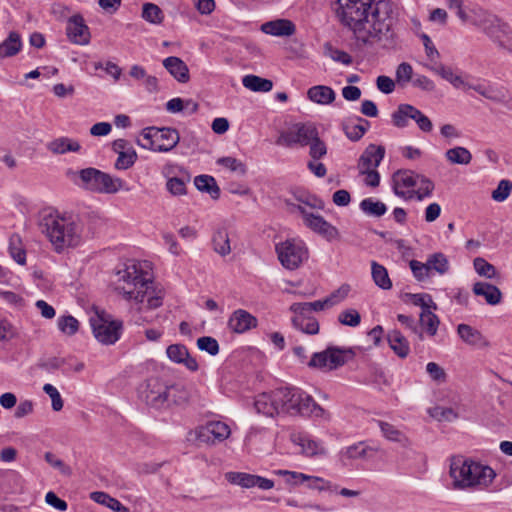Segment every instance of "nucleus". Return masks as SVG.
<instances>
[{
  "instance_id": "55",
  "label": "nucleus",
  "mask_w": 512,
  "mask_h": 512,
  "mask_svg": "<svg viewBox=\"0 0 512 512\" xmlns=\"http://www.w3.org/2000/svg\"><path fill=\"white\" fill-rule=\"evenodd\" d=\"M338 321L345 326L356 327L361 322V316L356 309L350 308L338 315Z\"/></svg>"
},
{
  "instance_id": "20",
  "label": "nucleus",
  "mask_w": 512,
  "mask_h": 512,
  "mask_svg": "<svg viewBox=\"0 0 512 512\" xmlns=\"http://www.w3.org/2000/svg\"><path fill=\"white\" fill-rule=\"evenodd\" d=\"M257 319L248 311L238 309L228 320V327L235 333H244L257 326Z\"/></svg>"
},
{
  "instance_id": "30",
  "label": "nucleus",
  "mask_w": 512,
  "mask_h": 512,
  "mask_svg": "<svg viewBox=\"0 0 512 512\" xmlns=\"http://www.w3.org/2000/svg\"><path fill=\"white\" fill-rule=\"evenodd\" d=\"M420 110L410 104H400L396 111L391 115L392 123L398 128H404L408 125V120L412 116H419Z\"/></svg>"
},
{
  "instance_id": "11",
  "label": "nucleus",
  "mask_w": 512,
  "mask_h": 512,
  "mask_svg": "<svg viewBox=\"0 0 512 512\" xmlns=\"http://www.w3.org/2000/svg\"><path fill=\"white\" fill-rule=\"evenodd\" d=\"M231 431L229 426L222 421H209L205 425L197 427L188 434L189 441L198 444L214 445L227 439Z\"/></svg>"
},
{
  "instance_id": "10",
  "label": "nucleus",
  "mask_w": 512,
  "mask_h": 512,
  "mask_svg": "<svg viewBox=\"0 0 512 512\" xmlns=\"http://www.w3.org/2000/svg\"><path fill=\"white\" fill-rule=\"evenodd\" d=\"M354 356L355 353L351 348L328 346L324 351L314 353L308 362V366L332 371L345 365Z\"/></svg>"
},
{
  "instance_id": "38",
  "label": "nucleus",
  "mask_w": 512,
  "mask_h": 512,
  "mask_svg": "<svg viewBox=\"0 0 512 512\" xmlns=\"http://www.w3.org/2000/svg\"><path fill=\"white\" fill-rule=\"evenodd\" d=\"M213 249L221 256L231 252L230 240L226 229L217 230L212 237Z\"/></svg>"
},
{
  "instance_id": "33",
  "label": "nucleus",
  "mask_w": 512,
  "mask_h": 512,
  "mask_svg": "<svg viewBox=\"0 0 512 512\" xmlns=\"http://www.w3.org/2000/svg\"><path fill=\"white\" fill-rule=\"evenodd\" d=\"M194 185L199 191L208 193L214 200L220 197V188L216 180L210 175L196 176L194 178Z\"/></svg>"
},
{
  "instance_id": "53",
  "label": "nucleus",
  "mask_w": 512,
  "mask_h": 512,
  "mask_svg": "<svg viewBox=\"0 0 512 512\" xmlns=\"http://www.w3.org/2000/svg\"><path fill=\"white\" fill-rule=\"evenodd\" d=\"M413 77V68L412 66L407 62H402L398 65L395 72V78L396 82L404 87L406 86Z\"/></svg>"
},
{
  "instance_id": "4",
  "label": "nucleus",
  "mask_w": 512,
  "mask_h": 512,
  "mask_svg": "<svg viewBox=\"0 0 512 512\" xmlns=\"http://www.w3.org/2000/svg\"><path fill=\"white\" fill-rule=\"evenodd\" d=\"M40 228L57 253L81 242V223L71 215L49 213L42 218Z\"/></svg>"
},
{
  "instance_id": "22",
  "label": "nucleus",
  "mask_w": 512,
  "mask_h": 512,
  "mask_svg": "<svg viewBox=\"0 0 512 512\" xmlns=\"http://www.w3.org/2000/svg\"><path fill=\"white\" fill-rule=\"evenodd\" d=\"M166 353L171 361L183 364L190 371L198 370L196 359L189 354L188 349L184 345L172 344L167 347Z\"/></svg>"
},
{
  "instance_id": "8",
  "label": "nucleus",
  "mask_w": 512,
  "mask_h": 512,
  "mask_svg": "<svg viewBox=\"0 0 512 512\" xmlns=\"http://www.w3.org/2000/svg\"><path fill=\"white\" fill-rule=\"evenodd\" d=\"M179 139L176 129L147 127L143 129L142 137L137 142L144 149L167 152L178 144Z\"/></svg>"
},
{
  "instance_id": "64",
  "label": "nucleus",
  "mask_w": 512,
  "mask_h": 512,
  "mask_svg": "<svg viewBox=\"0 0 512 512\" xmlns=\"http://www.w3.org/2000/svg\"><path fill=\"white\" fill-rule=\"evenodd\" d=\"M430 415L439 421H452L458 417L452 408L437 406L430 410Z\"/></svg>"
},
{
  "instance_id": "48",
  "label": "nucleus",
  "mask_w": 512,
  "mask_h": 512,
  "mask_svg": "<svg viewBox=\"0 0 512 512\" xmlns=\"http://www.w3.org/2000/svg\"><path fill=\"white\" fill-rule=\"evenodd\" d=\"M9 251L11 257L20 265L26 263V252L21 245V238L18 234H13L9 239Z\"/></svg>"
},
{
  "instance_id": "36",
  "label": "nucleus",
  "mask_w": 512,
  "mask_h": 512,
  "mask_svg": "<svg viewBox=\"0 0 512 512\" xmlns=\"http://www.w3.org/2000/svg\"><path fill=\"white\" fill-rule=\"evenodd\" d=\"M242 84L245 88L254 92H269L273 83L269 79L261 78L256 75H246L242 79Z\"/></svg>"
},
{
  "instance_id": "13",
  "label": "nucleus",
  "mask_w": 512,
  "mask_h": 512,
  "mask_svg": "<svg viewBox=\"0 0 512 512\" xmlns=\"http://www.w3.org/2000/svg\"><path fill=\"white\" fill-rule=\"evenodd\" d=\"M318 135V129L314 123H295L280 134L278 142L292 147L295 145L308 146L309 142Z\"/></svg>"
},
{
  "instance_id": "46",
  "label": "nucleus",
  "mask_w": 512,
  "mask_h": 512,
  "mask_svg": "<svg viewBox=\"0 0 512 512\" xmlns=\"http://www.w3.org/2000/svg\"><path fill=\"white\" fill-rule=\"evenodd\" d=\"M433 308H428L420 313V324L430 336L437 333L439 326L438 317L431 311Z\"/></svg>"
},
{
  "instance_id": "47",
  "label": "nucleus",
  "mask_w": 512,
  "mask_h": 512,
  "mask_svg": "<svg viewBox=\"0 0 512 512\" xmlns=\"http://www.w3.org/2000/svg\"><path fill=\"white\" fill-rule=\"evenodd\" d=\"M430 271H435L439 273L440 275L445 274L449 270V262L447 257L441 253H434L432 255H429V257L426 260Z\"/></svg>"
},
{
  "instance_id": "58",
  "label": "nucleus",
  "mask_w": 512,
  "mask_h": 512,
  "mask_svg": "<svg viewBox=\"0 0 512 512\" xmlns=\"http://www.w3.org/2000/svg\"><path fill=\"white\" fill-rule=\"evenodd\" d=\"M197 346L200 350L206 351L212 356L219 353V344L217 340L210 336H203L197 339Z\"/></svg>"
},
{
  "instance_id": "27",
  "label": "nucleus",
  "mask_w": 512,
  "mask_h": 512,
  "mask_svg": "<svg viewBox=\"0 0 512 512\" xmlns=\"http://www.w3.org/2000/svg\"><path fill=\"white\" fill-rule=\"evenodd\" d=\"M389 347L400 358H406L410 353V345L406 337L399 330H391L387 334Z\"/></svg>"
},
{
  "instance_id": "61",
  "label": "nucleus",
  "mask_w": 512,
  "mask_h": 512,
  "mask_svg": "<svg viewBox=\"0 0 512 512\" xmlns=\"http://www.w3.org/2000/svg\"><path fill=\"white\" fill-rule=\"evenodd\" d=\"M420 37H421V40H422L424 48H425L426 56L431 63L430 65L435 64V62H439L438 60L440 58V53L436 49L431 38L427 34H424V33Z\"/></svg>"
},
{
  "instance_id": "50",
  "label": "nucleus",
  "mask_w": 512,
  "mask_h": 512,
  "mask_svg": "<svg viewBox=\"0 0 512 512\" xmlns=\"http://www.w3.org/2000/svg\"><path fill=\"white\" fill-rule=\"evenodd\" d=\"M378 425L381 429L383 436L389 440L394 442L403 443L407 440L405 434L398 430L395 426L390 423L384 421H378Z\"/></svg>"
},
{
  "instance_id": "34",
  "label": "nucleus",
  "mask_w": 512,
  "mask_h": 512,
  "mask_svg": "<svg viewBox=\"0 0 512 512\" xmlns=\"http://www.w3.org/2000/svg\"><path fill=\"white\" fill-rule=\"evenodd\" d=\"M170 167L165 168V174L168 175ZM168 180L166 183L167 190L174 196H181L187 193L186 183L190 181V175L183 173L181 177L178 176H167Z\"/></svg>"
},
{
  "instance_id": "51",
  "label": "nucleus",
  "mask_w": 512,
  "mask_h": 512,
  "mask_svg": "<svg viewBox=\"0 0 512 512\" xmlns=\"http://www.w3.org/2000/svg\"><path fill=\"white\" fill-rule=\"evenodd\" d=\"M142 18L152 24H161L164 15L162 10L153 3H145L142 8Z\"/></svg>"
},
{
  "instance_id": "18",
  "label": "nucleus",
  "mask_w": 512,
  "mask_h": 512,
  "mask_svg": "<svg viewBox=\"0 0 512 512\" xmlns=\"http://www.w3.org/2000/svg\"><path fill=\"white\" fill-rule=\"evenodd\" d=\"M457 335L468 346L475 349H485L490 347L489 340L476 328L471 325L461 323L457 326Z\"/></svg>"
},
{
  "instance_id": "39",
  "label": "nucleus",
  "mask_w": 512,
  "mask_h": 512,
  "mask_svg": "<svg viewBox=\"0 0 512 512\" xmlns=\"http://www.w3.org/2000/svg\"><path fill=\"white\" fill-rule=\"evenodd\" d=\"M358 123H347L344 125L345 135L352 141H357L363 137L368 128L370 127L369 121L358 117Z\"/></svg>"
},
{
  "instance_id": "62",
  "label": "nucleus",
  "mask_w": 512,
  "mask_h": 512,
  "mask_svg": "<svg viewBox=\"0 0 512 512\" xmlns=\"http://www.w3.org/2000/svg\"><path fill=\"white\" fill-rule=\"evenodd\" d=\"M308 146L310 147L309 154L314 160L322 158L327 153L326 144L319 138V134L309 142Z\"/></svg>"
},
{
  "instance_id": "56",
  "label": "nucleus",
  "mask_w": 512,
  "mask_h": 512,
  "mask_svg": "<svg viewBox=\"0 0 512 512\" xmlns=\"http://www.w3.org/2000/svg\"><path fill=\"white\" fill-rule=\"evenodd\" d=\"M409 266L411 268L413 276L418 281H424L425 279L430 278L432 275L427 262L422 263L418 260H411L409 262Z\"/></svg>"
},
{
  "instance_id": "12",
  "label": "nucleus",
  "mask_w": 512,
  "mask_h": 512,
  "mask_svg": "<svg viewBox=\"0 0 512 512\" xmlns=\"http://www.w3.org/2000/svg\"><path fill=\"white\" fill-rule=\"evenodd\" d=\"M172 388L158 378H149L140 386L139 395L148 406L160 409L168 405Z\"/></svg>"
},
{
  "instance_id": "1",
  "label": "nucleus",
  "mask_w": 512,
  "mask_h": 512,
  "mask_svg": "<svg viewBox=\"0 0 512 512\" xmlns=\"http://www.w3.org/2000/svg\"><path fill=\"white\" fill-rule=\"evenodd\" d=\"M334 0L332 9L339 22L349 28L363 46L380 44L384 48L395 45L394 5L379 0Z\"/></svg>"
},
{
  "instance_id": "35",
  "label": "nucleus",
  "mask_w": 512,
  "mask_h": 512,
  "mask_svg": "<svg viewBox=\"0 0 512 512\" xmlns=\"http://www.w3.org/2000/svg\"><path fill=\"white\" fill-rule=\"evenodd\" d=\"M47 148L55 154H64L68 151H79L81 146L76 140L60 137L48 143Z\"/></svg>"
},
{
  "instance_id": "59",
  "label": "nucleus",
  "mask_w": 512,
  "mask_h": 512,
  "mask_svg": "<svg viewBox=\"0 0 512 512\" xmlns=\"http://www.w3.org/2000/svg\"><path fill=\"white\" fill-rule=\"evenodd\" d=\"M276 475L283 476L285 478V482L289 485H298L309 479V475L300 472L288 471V470H276L274 471Z\"/></svg>"
},
{
  "instance_id": "26",
  "label": "nucleus",
  "mask_w": 512,
  "mask_h": 512,
  "mask_svg": "<svg viewBox=\"0 0 512 512\" xmlns=\"http://www.w3.org/2000/svg\"><path fill=\"white\" fill-rule=\"evenodd\" d=\"M291 319L292 325L295 329L308 334L316 335L319 333V323L315 317L301 312V314L293 313Z\"/></svg>"
},
{
  "instance_id": "29",
  "label": "nucleus",
  "mask_w": 512,
  "mask_h": 512,
  "mask_svg": "<svg viewBox=\"0 0 512 512\" xmlns=\"http://www.w3.org/2000/svg\"><path fill=\"white\" fill-rule=\"evenodd\" d=\"M376 449L368 446L364 442H359L346 447L340 452L342 459H370L374 456Z\"/></svg>"
},
{
  "instance_id": "37",
  "label": "nucleus",
  "mask_w": 512,
  "mask_h": 512,
  "mask_svg": "<svg viewBox=\"0 0 512 512\" xmlns=\"http://www.w3.org/2000/svg\"><path fill=\"white\" fill-rule=\"evenodd\" d=\"M112 150L118 154L117 160H134L138 157L133 144L126 139L113 141Z\"/></svg>"
},
{
  "instance_id": "63",
  "label": "nucleus",
  "mask_w": 512,
  "mask_h": 512,
  "mask_svg": "<svg viewBox=\"0 0 512 512\" xmlns=\"http://www.w3.org/2000/svg\"><path fill=\"white\" fill-rule=\"evenodd\" d=\"M43 391L51 398L54 411H60L63 408V400L58 390L52 384H45Z\"/></svg>"
},
{
  "instance_id": "25",
  "label": "nucleus",
  "mask_w": 512,
  "mask_h": 512,
  "mask_svg": "<svg viewBox=\"0 0 512 512\" xmlns=\"http://www.w3.org/2000/svg\"><path fill=\"white\" fill-rule=\"evenodd\" d=\"M472 290L475 295L484 297L489 305H497L501 302L502 293L495 285L487 282H476Z\"/></svg>"
},
{
  "instance_id": "17",
  "label": "nucleus",
  "mask_w": 512,
  "mask_h": 512,
  "mask_svg": "<svg viewBox=\"0 0 512 512\" xmlns=\"http://www.w3.org/2000/svg\"><path fill=\"white\" fill-rule=\"evenodd\" d=\"M420 177L421 175L411 170H398L392 178L394 193L403 198H411V195L407 196L405 189L418 186Z\"/></svg>"
},
{
  "instance_id": "45",
  "label": "nucleus",
  "mask_w": 512,
  "mask_h": 512,
  "mask_svg": "<svg viewBox=\"0 0 512 512\" xmlns=\"http://www.w3.org/2000/svg\"><path fill=\"white\" fill-rule=\"evenodd\" d=\"M225 478L229 483L241 486L243 488L255 487L254 474L244 472H227L225 474Z\"/></svg>"
},
{
  "instance_id": "49",
  "label": "nucleus",
  "mask_w": 512,
  "mask_h": 512,
  "mask_svg": "<svg viewBox=\"0 0 512 512\" xmlns=\"http://www.w3.org/2000/svg\"><path fill=\"white\" fill-rule=\"evenodd\" d=\"M475 271L483 277L488 279H496L499 278V273L496 268L487 262L484 258L477 257L473 261Z\"/></svg>"
},
{
  "instance_id": "5",
  "label": "nucleus",
  "mask_w": 512,
  "mask_h": 512,
  "mask_svg": "<svg viewBox=\"0 0 512 512\" xmlns=\"http://www.w3.org/2000/svg\"><path fill=\"white\" fill-rule=\"evenodd\" d=\"M276 399L280 403L281 414L305 416L329 420V413L315 402L312 396L296 387L277 389Z\"/></svg>"
},
{
  "instance_id": "57",
  "label": "nucleus",
  "mask_w": 512,
  "mask_h": 512,
  "mask_svg": "<svg viewBox=\"0 0 512 512\" xmlns=\"http://www.w3.org/2000/svg\"><path fill=\"white\" fill-rule=\"evenodd\" d=\"M59 329L68 335H74L79 328V322L71 315L63 316L58 319Z\"/></svg>"
},
{
  "instance_id": "44",
  "label": "nucleus",
  "mask_w": 512,
  "mask_h": 512,
  "mask_svg": "<svg viewBox=\"0 0 512 512\" xmlns=\"http://www.w3.org/2000/svg\"><path fill=\"white\" fill-rule=\"evenodd\" d=\"M403 301L421 307L422 311L428 308H433L434 310L437 309V305L432 300V297L426 293H405L403 295Z\"/></svg>"
},
{
  "instance_id": "2",
  "label": "nucleus",
  "mask_w": 512,
  "mask_h": 512,
  "mask_svg": "<svg viewBox=\"0 0 512 512\" xmlns=\"http://www.w3.org/2000/svg\"><path fill=\"white\" fill-rule=\"evenodd\" d=\"M116 290L127 300L140 304L142 309H156L163 303L162 290H156L149 273L142 270L140 263L130 261L118 271Z\"/></svg>"
},
{
  "instance_id": "15",
  "label": "nucleus",
  "mask_w": 512,
  "mask_h": 512,
  "mask_svg": "<svg viewBox=\"0 0 512 512\" xmlns=\"http://www.w3.org/2000/svg\"><path fill=\"white\" fill-rule=\"evenodd\" d=\"M66 35L73 44L87 45L90 43V30L81 14H74L67 19Z\"/></svg>"
},
{
  "instance_id": "24",
  "label": "nucleus",
  "mask_w": 512,
  "mask_h": 512,
  "mask_svg": "<svg viewBox=\"0 0 512 512\" xmlns=\"http://www.w3.org/2000/svg\"><path fill=\"white\" fill-rule=\"evenodd\" d=\"M163 66L178 82L187 83L190 80L188 66L181 58L167 57L163 60Z\"/></svg>"
},
{
  "instance_id": "7",
  "label": "nucleus",
  "mask_w": 512,
  "mask_h": 512,
  "mask_svg": "<svg viewBox=\"0 0 512 512\" xmlns=\"http://www.w3.org/2000/svg\"><path fill=\"white\" fill-rule=\"evenodd\" d=\"M77 180L74 182L91 192L101 194L117 193L122 187L120 178H113L109 174L95 168H86L77 172Z\"/></svg>"
},
{
  "instance_id": "16",
  "label": "nucleus",
  "mask_w": 512,
  "mask_h": 512,
  "mask_svg": "<svg viewBox=\"0 0 512 512\" xmlns=\"http://www.w3.org/2000/svg\"><path fill=\"white\" fill-rule=\"evenodd\" d=\"M291 442L300 448V452L307 456L313 457L318 454H324V447L312 437L302 431H293L290 434Z\"/></svg>"
},
{
  "instance_id": "43",
  "label": "nucleus",
  "mask_w": 512,
  "mask_h": 512,
  "mask_svg": "<svg viewBox=\"0 0 512 512\" xmlns=\"http://www.w3.org/2000/svg\"><path fill=\"white\" fill-rule=\"evenodd\" d=\"M371 268H372V278H373L375 284L384 290L391 289L392 282L389 278L387 269L383 265H380L375 261L372 262Z\"/></svg>"
},
{
  "instance_id": "41",
  "label": "nucleus",
  "mask_w": 512,
  "mask_h": 512,
  "mask_svg": "<svg viewBox=\"0 0 512 512\" xmlns=\"http://www.w3.org/2000/svg\"><path fill=\"white\" fill-rule=\"evenodd\" d=\"M91 499L95 502L102 504L115 512H129V509L122 505V503L116 498L111 497L105 492H93L91 493Z\"/></svg>"
},
{
  "instance_id": "28",
  "label": "nucleus",
  "mask_w": 512,
  "mask_h": 512,
  "mask_svg": "<svg viewBox=\"0 0 512 512\" xmlns=\"http://www.w3.org/2000/svg\"><path fill=\"white\" fill-rule=\"evenodd\" d=\"M307 97L310 101L317 104L329 105L335 100L336 93L329 86L316 85L308 89Z\"/></svg>"
},
{
  "instance_id": "32",
  "label": "nucleus",
  "mask_w": 512,
  "mask_h": 512,
  "mask_svg": "<svg viewBox=\"0 0 512 512\" xmlns=\"http://www.w3.org/2000/svg\"><path fill=\"white\" fill-rule=\"evenodd\" d=\"M22 48L21 36L16 31H11L8 37L0 43V52L3 58L15 56Z\"/></svg>"
},
{
  "instance_id": "23",
  "label": "nucleus",
  "mask_w": 512,
  "mask_h": 512,
  "mask_svg": "<svg viewBox=\"0 0 512 512\" xmlns=\"http://www.w3.org/2000/svg\"><path fill=\"white\" fill-rule=\"evenodd\" d=\"M294 23L288 19H277L261 25V31L277 37L291 36L295 33Z\"/></svg>"
},
{
  "instance_id": "9",
  "label": "nucleus",
  "mask_w": 512,
  "mask_h": 512,
  "mask_svg": "<svg viewBox=\"0 0 512 512\" xmlns=\"http://www.w3.org/2000/svg\"><path fill=\"white\" fill-rule=\"evenodd\" d=\"M275 251L281 265L288 270L297 269L309 256L305 243L296 238L277 243Z\"/></svg>"
},
{
  "instance_id": "60",
  "label": "nucleus",
  "mask_w": 512,
  "mask_h": 512,
  "mask_svg": "<svg viewBox=\"0 0 512 512\" xmlns=\"http://www.w3.org/2000/svg\"><path fill=\"white\" fill-rule=\"evenodd\" d=\"M385 147L382 145L370 144L367 146L359 160H383Z\"/></svg>"
},
{
  "instance_id": "21",
  "label": "nucleus",
  "mask_w": 512,
  "mask_h": 512,
  "mask_svg": "<svg viewBox=\"0 0 512 512\" xmlns=\"http://www.w3.org/2000/svg\"><path fill=\"white\" fill-rule=\"evenodd\" d=\"M305 225L328 241L335 240L339 237L338 229L327 222L321 215H310Z\"/></svg>"
},
{
  "instance_id": "54",
  "label": "nucleus",
  "mask_w": 512,
  "mask_h": 512,
  "mask_svg": "<svg viewBox=\"0 0 512 512\" xmlns=\"http://www.w3.org/2000/svg\"><path fill=\"white\" fill-rule=\"evenodd\" d=\"M512 191V182L507 179H502L496 189L491 193V197L496 202L505 201Z\"/></svg>"
},
{
  "instance_id": "52",
  "label": "nucleus",
  "mask_w": 512,
  "mask_h": 512,
  "mask_svg": "<svg viewBox=\"0 0 512 512\" xmlns=\"http://www.w3.org/2000/svg\"><path fill=\"white\" fill-rule=\"evenodd\" d=\"M364 164H367V167L365 169L360 168V172L366 174V185L370 187H377L380 183V175L375 168L378 167L380 162H364Z\"/></svg>"
},
{
  "instance_id": "3",
  "label": "nucleus",
  "mask_w": 512,
  "mask_h": 512,
  "mask_svg": "<svg viewBox=\"0 0 512 512\" xmlns=\"http://www.w3.org/2000/svg\"><path fill=\"white\" fill-rule=\"evenodd\" d=\"M449 476L453 490H482L495 479V471L487 465L471 458L455 456L451 458Z\"/></svg>"
},
{
  "instance_id": "40",
  "label": "nucleus",
  "mask_w": 512,
  "mask_h": 512,
  "mask_svg": "<svg viewBox=\"0 0 512 512\" xmlns=\"http://www.w3.org/2000/svg\"><path fill=\"white\" fill-rule=\"evenodd\" d=\"M331 307L327 301V298L323 300H317L314 302H302V303H293L289 310L292 313L301 314V312L305 314H310L312 311H321L325 308Z\"/></svg>"
},
{
  "instance_id": "42",
  "label": "nucleus",
  "mask_w": 512,
  "mask_h": 512,
  "mask_svg": "<svg viewBox=\"0 0 512 512\" xmlns=\"http://www.w3.org/2000/svg\"><path fill=\"white\" fill-rule=\"evenodd\" d=\"M359 207L364 214L373 217H381L387 211V207L383 202L374 200L373 198L363 199Z\"/></svg>"
},
{
  "instance_id": "6",
  "label": "nucleus",
  "mask_w": 512,
  "mask_h": 512,
  "mask_svg": "<svg viewBox=\"0 0 512 512\" xmlns=\"http://www.w3.org/2000/svg\"><path fill=\"white\" fill-rule=\"evenodd\" d=\"M446 4L463 24H470L482 29L500 47H505L497 35L499 32V19L479 5L464 6L463 0H446Z\"/></svg>"
},
{
  "instance_id": "14",
  "label": "nucleus",
  "mask_w": 512,
  "mask_h": 512,
  "mask_svg": "<svg viewBox=\"0 0 512 512\" xmlns=\"http://www.w3.org/2000/svg\"><path fill=\"white\" fill-rule=\"evenodd\" d=\"M90 324L95 338L102 344H114L121 336L123 328L122 321H109L100 316H96L90 319Z\"/></svg>"
},
{
  "instance_id": "31",
  "label": "nucleus",
  "mask_w": 512,
  "mask_h": 512,
  "mask_svg": "<svg viewBox=\"0 0 512 512\" xmlns=\"http://www.w3.org/2000/svg\"><path fill=\"white\" fill-rule=\"evenodd\" d=\"M469 89L476 91L481 96L496 103H502L505 100L503 91L485 82L478 81L477 83H471Z\"/></svg>"
},
{
  "instance_id": "19",
  "label": "nucleus",
  "mask_w": 512,
  "mask_h": 512,
  "mask_svg": "<svg viewBox=\"0 0 512 512\" xmlns=\"http://www.w3.org/2000/svg\"><path fill=\"white\" fill-rule=\"evenodd\" d=\"M277 396V389L271 393L260 394L254 402L256 411L267 417H274L281 414L280 403L276 399Z\"/></svg>"
}]
</instances>
